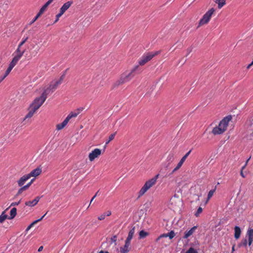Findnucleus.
Listing matches in <instances>:
<instances>
[{
  "label": "nucleus",
  "instance_id": "1",
  "mask_svg": "<svg viewBox=\"0 0 253 253\" xmlns=\"http://www.w3.org/2000/svg\"><path fill=\"white\" fill-rule=\"evenodd\" d=\"M49 92L48 90H44L41 95L40 97L36 98L32 103L30 104L29 108V112L28 114L25 116L24 120L27 119L31 118L33 116L34 114L37 111V110L40 108V107L43 104L47 98V95Z\"/></svg>",
  "mask_w": 253,
  "mask_h": 253
},
{
  "label": "nucleus",
  "instance_id": "2",
  "mask_svg": "<svg viewBox=\"0 0 253 253\" xmlns=\"http://www.w3.org/2000/svg\"><path fill=\"white\" fill-rule=\"evenodd\" d=\"M232 118L231 116H228L224 118L219 123L218 126L213 128L212 133L214 135L223 133L227 129L228 124Z\"/></svg>",
  "mask_w": 253,
  "mask_h": 253
},
{
  "label": "nucleus",
  "instance_id": "3",
  "mask_svg": "<svg viewBox=\"0 0 253 253\" xmlns=\"http://www.w3.org/2000/svg\"><path fill=\"white\" fill-rule=\"evenodd\" d=\"M138 67V66H135L130 72L123 73L120 78L115 83V85L119 86L130 81L134 76V73Z\"/></svg>",
  "mask_w": 253,
  "mask_h": 253
},
{
  "label": "nucleus",
  "instance_id": "4",
  "mask_svg": "<svg viewBox=\"0 0 253 253\" xmlns=\"http://www.w3.org/2000/svg\"><path fill=\"white\" fill-rule=\"evenodd\" d=\"M159 176V174L156 175L154 177L147 181L138 192V197L140 198L143 196L151 187L154 186L157 182Z\"/></svg>",
  "mask_w": 253,
  "mask_h": 253
},
{
  "label": "nucleus",
  "instance_id": "5",
  "mask_svg": "<svg viewBox=\"0 0 253 253\" xmlns=\"http://www.w3.org/2000/svg\"><path fill=\"white\" fill-rule=\"evenodd\" d=\"M160 53L161 50H159L157 51L148 52L144 54L138 61L139 65L141 66L145 65L147 62L151 60L154 57L159 54Z\"/></svg>",
  "mask_w": 253,
  "mask_h": 253
},
{
  "label": "nucleus",
  "instance_id": "6",
  "mask_svg": "<svg viewBox=\"0 0 253 253\" xmlns=\"http://www.w3.org/2000/svg\"><path fill=\"white\" fill-rule=\"evenodd\" d=\"M215 9L213 8H211L207 12H206L199 21L198 27H200L208 24L211 20V17Z\"/></svg>",
  "mask_w": 253,
  "mask_h": 253
},
{
  "label": "nucleus",
  "instance_id": "7",
  "mask_svg": "<svg viewBox=\"0 0 253 253\" xmlns=\"http://www.w3.org/2000/svg\"><path fill=\"white\" fill-rule=\"evenodd\" d=\"M64 77L65 75H63L57 81H53L51 82L49 87L45 89L48 90L49 92L48 93V94L53 92L58 87V86L62 84Z\"/></svg>",
  "mask_w": 253,
  "mask_h": 253
},
{
  "label": "nucleus",
  "instance_id": "8",
  "mask_svg": "<svg viewBox=\"0 0 253 253\" xmlns=\"http://www.w3.org/2000/svg\"><path fill=\"white\" fill-rule=\"evenodd\" d=\"M101 154V150L95 148L88 155V158L90 162H92L95 159L98 158Z\"/></svg>",
  "mask_w": 253,
  "mask_h": 253
},
{
  "label": "nucleus",
  "instance_id": "9",
  "mask_svg": "<svg viewBox=\"0 0 253 253\" xmlns=\"http://www.w3.org/2000/svg\"><path fill=\"white\" fill-rule=\"evenodd\" d=\"M191 152V150H189L180 160L178 164L177 165L176 167L173 169L172 171V173L174 172L178 169H179L180 167L183 165V163L185 162V160L187 158V157L189 155Z\"/></svg>",
  "mask_w": 253,
  "mask_h": 253
},
{
  "label": "nucleus",
  "instance_id": "10",
  "mask_svg": "<svg viewBox=\"0 0 253 253\" xmlns=\"http://www.w3.org/2000/svg\"><path fill=\"white\" fill-rule=\"evenodd\" d=\"M130 243L125 241V245L121 247L120 252L121 253H127L130 250Z\"/></svg>",
  "mask_w": 253,
  "mask_h": 253
},
{
  "label": "nucleus",
  "instance_id": "11",
  "mask_svg": "<svg viewBox=\"0 0 253 253\" xmlns=\"http://www.w3.org/2000/svg\"><path fill=\"white\" fill-rule=\"evenodd\" d=\"M175 236V233L173 231H171L170 232L167 233V234H163L161 235L156 240V242H158L160 239L162 238H166V237H169L170 239H172Z\"/></svg>",
  "mask_w": 253,
  "mask_h": 253
},
{
  "label": "nucleus",
  "instance_id": "12",
  "mask_svg": "<svg viewBox=\"0 0 253 253\" xmlns=\"http://www.w3.org/2000/svg\"><path fill=\"white\" fill-rule=\"evenodd\" d=\"M42 172V169L40 168H37L31 171L28 175L31 178V177H36L39 175Z\"/></svg>",
  "mask_w": 253,
  "mask_h": 253
},
{
  "label": "nucleus",
  "instance_id": "13",
  "mask_svg": "<svg viewBox=\"0 0 253 253\" xmlns=\"http://www.w3.org/2000/svg\"><path fill=\"white\" fill-rule=\"evenodd\" d=\"M40 200V197L38 196V197H36L32 201H29L26 202L25 204L27 206L32 207H34L35 205H36L38 204V203L39 202Z\"/></svg>",
  "mask_w": 253,
  "mask_h": 253
},
{
  "label": "nucleus",
  "instance_id": "14",
  "mask_svg": "<svg viewBox=\"0 0 253 253\" xmlns=\"http://www.w3.org/2000/svg\"><path fill=\"white\" fill-rule=\"evenodd\" d=\"M73 1H68L65 3L60 9V11L64 14V13L71 6Z\"/></svg>",
  "mask_w": 253,
  "mask_h": 253
},
{
  "label": "nucleus",
  "instance_id": "15",
  "mask_svg": "<svg viewBox=\"0 0 253 253\" xmlns=\"http://www.w3.org/2000/svg\"><path fill=\"white\" fill-rule=\"evenodd\" d=\"M83 108H79L77 110L76 112H72L67 116L66 118L68 120V121H69L71 118L76 117L80 114V113L83 111Z\"/></svg>",
  "mask_w": 253,
  "mask_h": 253
},
{
  "label": "nucleus",
  "instance_id": "16",
  "mask_svg": "<svg viewBox=\"0 0 253 253\" xmlns=\"http://www.w3.org/2000/svg\"><path fill=\"white\" fill-rule=\"evenodd\" d=\"M197 226H194L192 228H191L189 230L186 231L184 233V235L183 236V238L187 239L189 237L192 235L195 230L197 229Z\"/></svg>",
  "mask_w": 253,
  "mask_h": 253
},
{
  "label": "nucleus",
  "instance_id": "17",
  "mask_svg": "<svg viewBox=\"0 0 253 253\" xmlns=\"http://www.w3.org/2000/svg\"><path fill=\"white\" fill-rule=\"evenodd\" d=\"M30 178L29 175L27 174H25L22 176L19 180L17 181L18 184L19 186H22L24 185L26 181H27Z\"/></svg>",
  "mask_w": 253,
  "mask_h": 253
},
{
  "label": "nucleus",
  "instance_id": "18",
  "mask_svg": "<svg viewBox=\"0 0 253 253\" xmlns=\"http://www.w3.org/2000/svg\"><path fill=\"white\" fill-rule=\"evenodd\" d=\"M248 237V244L251 246L253 241V229H250L247 231Z\"/></svg>",
  "mask_w": 253,
  "mask_h": 253
},
{
  "label": "nucleus",
  "instance_id": "19",
  "mask_svg": "<svg viewBox=\"0 0 253 253\" xmlns=\"http://www.w3.org/2000/svg\"><path fill=\"white\" fill-rule=\"evenodd\" d=\"M53 0H48L40 9L38 13L41 15L46 9L48 5L53 1Z\"/></svg>",
  "mask_w": 253,
  "mask_h": 253
},
{
  "label": "nucleus",
  "instance_id": "20",
  "mask_svg": "<svg viewBox=\"0 0 253 253\" xmlns=\"http://www.w3.org/2000/svg\"><path fill=\"white\" fill-rule=\"evenodd\" d=\"M25 51V49H22L21 46H18L17 48L14 52V54L15 55L18 56L20 57H22V56L23 55L24 52Z\"/></svg>",
  "mask_w": 253,
  "mask_h": 253
},
{
  "label": "nucleus",
  "instance_id": "21",
  "mask_svg": "<svg viewBox=\"0 0 253 253\" xmlns=\"http://www.w3.org/2000/svg\"><path fill=\"white\" fill-rule=\"evenodd\" d=\"M69 121L66 118L62 123L58 124L56 125V130H60L63 129L68 124Z\"/></svg>",
  "mask_w": 253,
  "mask_h": 253
},
{
  "label": "nucleus",
  "instance_id": "22",
  "mask_svg": "<svg viewBox=\"0 0 253 253\" xmlns=\"http://www.w3.org/2000/svg\"><path fill=\"white\" fill-rule=\"evenodd\" d=\"M21 59V57L14 55V57L12 58V61L9 64V66L11 67L12 68H13L18 63V61Z\"/></svg>",
  "mask_w": 253,
  "mask_h": 253
},
{
  "label": "nucleus",
  "instance_id": "23",
  "mask_svg": "<svg viewBox=\"0 0 253 253\" xmlns=\"http://www.w3.org/2000/svg\"><path fill=\"white\" fill-rule=\"evenodd\" d=\"M21 59V57L14 55V57L12 58V61L9 64V66L11 67L12 68H13L18 63V61Z\"/></svg>",
  "mask_w": 253,
  "mask_h": 253
},
{
  "label": "nucleus",
  "instance_id": "24",
  "mask_svg": "<svg viewBox=\"0 0 253 253\" xmlns=\"http://www.w3.org/2000/svg\"><path fill=\"white\" fill-rule=\"evenodd\" d=\"M135 232V227L132 228V229L129 231L128 236L126 239V241L127 242L130 243L131 240L132 239L134 233Z\"/></svg>",
  "mask_w": 253,
  "mask_h": 253
},
{
  "label": "nucleus",
  "instance_id": "25",
  "mask_svg": "<svg viewBox=\"0 0 253 253\" xmlns=\"http://www.w3.org/2000/svg\"><path fill=\"white\" fill-rule=\"evenodd\" d=\"M234 237L236 239H238L240 237L241 235V229L239 226H236L234 228Z\"/></svg>",
  "mask_w": 253,
  "mask_h": 253
},
{
  "label": "nucleus",
  "instance_id": "26",
  "mask_svg": "<svg viewBox=\"0 0 253 253\" xmlns=\"http://www.w3.org/2000/svg\"><path fill=\"white\" fill-rule=\"evenodd\" d=\"M47 212H46L41 218H40V219H38L37 220H35L32 223H31L29 225V226L27 227V228L26 229V230L27 231L29 230L32 227H33L34 226V225H35V224H36L38 222L41 221L43 219V218L44 217V216L46 215Z\"/></svg>",
  "mask_w": 253,
  "mask_h": 253
},
{
  "label": "nucleus",
  "instance_id": "27",
  "mask_svg": "<svg viewBox=\"0 0 253 253\" xmlns=\"http://www.w3.org/2000/svg\"><path fill=\"white\" fill-rule=\"evenodd\" d=\"M17 209L15 208H13L11 211H10V217H8V218L9 219H13L15 217L17 214Z\"/></svg>",
  "mask_w": 253,
  "mask_h": 253
},
{
  "label": "nucleus",
  "instance_id": "28",
  "mask_svg": "<svg viewBox=\"0 0 253 253\" xmlns=\"http://www.w3.org/2000/svg\"><path fill=\"white\" fill-rule=\"evenodd\" d=\"M225 0H216L215 2L218 4V8L220 9L225 4Z\"/></svg>",
  "mask_w": 253,
  "mask_h": 253
},
{
  "label": "nucleus",
  "instance_id": "29",
  "mask_svg": "<svg viewBox=\"0 0 253 253\" xmlns=\"http://www.w3.org/2000/svg\"><path fill=\"white\" fill-rule=\"evenodd\" d=\"M8 216L5 214V211H3L0 215V223H2L6 219L8 218Z\"/></svg>",
  "mask_w": 253,
  "mask_h": 253
},
{
  "label": "nucleus",
  "instance_id": "30",
  "mask_svg": "<svg viewBox=\"0 0 253 253\" xmlns=\"http://www.w3.org/2000/svg\"><path fill=\"white\" fill-rule=\"evenodd\" d=\"M216 187L215 186L213 189L211 190L209 192L208 194V197H207V202L212 197L214 193L215 192V191L216 190Z\"/></svg>",
  "mask_w": 253,
  "mask_h": 253
},
{
  "label": "nucleus",
  "instance_id": "31",
  "mask_svg": "<svg viewBox=\"0 0 253 253\" xmlns=\"http://www.w3.org/2000/svg\"><path fill=\"white\" fill-rule=\"evenodd\" d=\"M148 234H149L148 232H147L144 230H141L139 232V238H140V239L144 238L146 236H147L148 235Z\"/></svg>",
  "mask_w": 253,
  "mask_h": 253
},
{
  "label": "nucleus",
  "instance_id": "32",
  "mask_svg": "<svg viewBox=\"0 0 253 253\" xmlns=\"http://www.w3.org/2000/svg\"><path fill=\"white\" fill-rule=\"evenodd\" d=\"M247 240L246 239H243L241 243L238 245L239 247H246L247 245Z\"/></svg>",
  "mask_w": 253,
  "mask_h": 253
},
{
  "label": "nucleus",
  "instance_id": "33",
  "mask_svg": "<svg viewBox=\"0 0 253 253\" xmlns=\"http://www.w3.org/2000/svg\"><path fill=\"white\" fill-rule=\"evenodd\" d=\"M185 253H198L197 251L192 247H190Z\"/></svg>",
  "mask_w": 253,
  "mask_h": 253
},
{
  "label": "nucleus",
  "instance_id": "34",
  "mask_svg": "<svg viewBox=\"0 0 253 253\" xmlns=\"http://www.w3.org/2000/svg\"><path fill=\"white\" fill-rule=\"evenodd\" d=\"M12 69H13V68H12L10 66H8V68L6 70L4 74H3V75L5 77H6L9 75V74L10 73V72H11V71L12 70Z\"/></svg>",
  "mask_w": 253,
  "mask_h": 253
},
{
  "label": "nucleus",
  "instance_id": "35",
  "mask_svg": "<svg viewBox=\"0 0 253 253\" xmlns=\"http://www.w3.org/2000/svg\"><path fill=\"white\" fill-rule=\"evenodd\" d=\"M116 134V132L111 134L109 136V138H108V140L106 142V144H107L109 143L110 141H111V140H112L113 139H114V137H115V136Z\"/></svg>",
  "mask_w": 253,
  "mask_h": 253
},
{
  "label": "nucleus",
  "instance_id": "36",
  "mask_svg": "<svg viewBox=\"0 0 253 253\" xmlns=\"http://www.w3.org/2000/svg\"><path fill=\"white\" fill-rule=\"evenodd\" d=\"M168 161H169V163H171L173 160V154H169L167 158Z\"/></svg>",
  "mask_w": 253,
  "mask_h": 253
},
{
  "label": "nucleus",
  "instance_id": "37",
  "mask_svg": "<svg viewBox=\"0 0 253 253\" xmlns=\"http://www.w3.org/2000/svg\"><path fill=\"white\" fill-rule=\"evenodd\" d=\"M202 211H203L202 208L201 207H199L198 209L196 212L195 213V215L196 216L198 217L199 215V214L202 212Z\"/></svg>",
  "mask_w": 253,
  "mask_h": 253
},
{
  "label": "nucleus",
  "instance_id": "38",
  "mask_svg": "<svg viewBox=\"0 0 253 253\" xmlns=\"http://www.w3.org/2000/svg\"><path fill=\"white\" fill-rule=\"evenodd\" d=\"M177 201L179 203L180 202V200L178 199H176L175 197L173 198H171L170 200V204L173 205L174 203H176Z\"/></svg>",
  "mask_w": 253,
  "mask_h": 253
},
{
  "label": "nucleus",
  "instance_id": "39",
  "mask_svg": "<svg viewBox=\"0 0 253 253\" xmlns=\"http://www.w3.org/2000/svg\"><path fill=\"white\" fill-rule=\"evenodd\" d=\"M34 180V179H32L30 182H29L26 185L23 186V187L25 189V190H27L30 186V185L32 184V183H33Z\"/></svg>",
  "mask_w": 253,
  "mask_h": 253
},
{
  "label": "nucleus",
  "instance_id": "40",
  "mask_svg": "<svg viewBox=\"0 0 253 253\" xmlns=\"http://www.w3.org/2000/svg\"><path fill=\"white\" fill-rule=\"evenodd\" d=\"M117 237L116 235H114L113 236H112L111 239H110V240H111V243H116V241H117Z\"/></svg>",
  "mask_w": 253,
  "mask_h": 253
},
{
  "label": "nucleus",
  "instance_id": "41",
  "mask_svg": "<svg viewBox=\"0 0 253 253\" xmlns=\"http://www.w3.org/2000/svg\"><path fill=\"white\" fill-rule=\"evenodd\" d=\"M28 39V37H26L25 39H23L22 40V41L20 42V43L18 45L19 46H22L27 41Z\"/></svg>",
  "mask_w": 253,
  "mask_h": 253
},
{
  "label": "nucleus",
  "instance_id": "42",
  "mask_svg": "<svg viewBox=\"0 0 253 253\" xmlns=\"http://www.w3.org/2000/svg\"><path fill=\"white\" fill-rule=\"evenodd\" d=\"M63 14L60 11L59 13L57 14L56 16V18L54 21V23L57 22L58 21L59 17H60Z\"/></svg>",
  "mask_w": 253,
  "mask_h": 253
},
{
  "label": "nucleus",
  "instance_id": "43",
  "mask_svg": "<svg viewBox=\"0 0 253 253\" xmlns=\"http://www.w3.org/2000/svg\"><path fill=\"white\" fill-rule=\"evenodd\" d=\"M24 190H26L23 187V186L18 191V192H17V193L16 194V196H18V195H20L23 192V191H24Z\"/></svg>",
  "mask_w": 253,
  "mask_h": 253
},
{
  "label": "nucleus",
  "instance_id": "44",
  "mask_svg": "<svg viewBox=\"0 0 253 253\" xmlns=\"http://www.w3.org/2000/svg\"><path fill=\"white\" fill-rule=\"evenodd\" d=\"M41 15L38 13L37 14V15L36 16V17L34 18V19L32 20V21L31 22V24H33L34 22H35L37 19Z\"/></svg>",
  "mask_w": 253,
  "mask_h": 253
},
{
  "label": "nucleus",
  "instance_id": "45",
  "mask_svg": "<svg viewBox=\"0 0 253 253\" xmlns=\"http://www.w3.org/2000/svg\"><path fill=\"white\" fill-rule=\"evenodd\" d=\"M106 215L105 214H102L101 215L98 217V219L100 220H103L105 218Z\"/></svg>",
  "mask_w": 253,
  "mask_h": 253
},
{
  "label": "nucleus",
  "instance_id": "46",
  "mask_svg": "<svg viewBox=\"0 0 253 253\" xmlns=\"http://www.w3.org/2000/svg\"><path fill=\"white\" fill-rule=\"evenodd\" d=\"M98 192H99V191H97V193L95 194V195L92 198V199L90 200L89 205L88 206L87 208H88L89 207L91 202L93 201V200L94 199V198H95V197L97 196V195H98Z\"/></svg>",
  "mask_w": 253,
  "mask_h": 253
},
{
  "label": "nucleus",
  "instance_id": "47",
  "mask_svg": "<svg viewBox=\"0 0 253 253\" xmlns=\"http://www.w3.org/2000/svg\"><path fill=\"white\" fill-rule=\"evenodd\" d=\"M20 202H21V200H20L18 202H13L11 204L10 207L17 206L20 204Z\"/></svg>",
  "mask_w": 253,
  "mask_h": 253
},
{
  "label": "nucleus",
  "instance_id": "48",
  "mask_svg": "<svg viewBox=\"0 0 253 253\" xmlns=\"http://www.w3.org/2000/svg\"><path fill=\"white\" fill-rule=\"evenodd\" d=\"M250 159H251V157L246 161V163L245 164V165L242 167V170H244L245 169V168L247 166L248 163V162H249V161L250 160Z\"/></svg>",
  "mask_w": 253,
  "mask_h": 253
},
{
  "label": "nucleus",
  "instance_id": "49",
  "mask_svg": "<svg viewBox=\"0 0 253 253\" xmlns=\"http://www.w3.org/2000/svg\"><path fill=\"white\" fill-rule=\"evenodd\" d=\"M240 175L243 178H245L246 177L245 175L243 172V170H242V168H241V170L240 171Z\"/></svg>",
  "mask_w": 253,
  "mask_h": 253
},
{
  "label": "nucleus",
  "instance_id": "50",
  "mask_svg": "<svg viewBox=\"0 0 253 253\" xmlns=\"http://www.w3.org/2000/svg\"><path fill=\"white\" fill-rule=\"evenodd\" d=\"M39 49H40V48L39 47H37V49L36 50H35L33 52H32V53L33 54L35 53V54H36L39 52Z\"/></svg>",
  "mask_w": 253,
  "mask_h": 253
},
{
  "label": "nucleus",
  "instance_id": "51",
  "mask_svg": "<svg viewBox=\"0 0 253 253\" xmlns=\"http://www.w3.org/2000/svg\"><path fill=\"white\" fill-rule=\"evenodd\" d=\"M6 77L3 76V75H1L0 76V81L2 82Z\"/></svg>",
  "mask_w": 253,
  "mask_h": 253
},
{
  "label": "nucleus",
  "instance_id": "52",
  "mask_svg": "<svg viewBox=\"0 0 253 253\" xmlns=\"http://www.w3.org/2000/svg\"><path fill=\"white\" fill-rule=\"evenodd\" d=\"M253 65V61H252V62L250 64H249V65H248V66H247V69H249V68H251V67Z\"/></svg>",
  "mask_w": 253,
  "mask_h": 253
},
{
  "label": "nucleus",
  "instance_id": "53",
  "mask_svg": "<svg viewBox=\"0 0 253 253\" xmlns=\"http://www.w3.org/2000/svg\"><path fill=\"white\" fill-rule=\"evenodd\" d=\"M42 249H43V247L42 246L40 247V248L38 249V252L42 251Z\"/></svg>",
  "mask_w": 253,
  "mask_h": 253
},
{
  "label": "nucleus",
  "instance_id": "54",
  "mask_svg": "<svg viewBox=\"0 0 253 253\" xmlns=\"http://www.w3.org/2000/svg\"><path fill=\"white\" fill-rule=\"evenodd\" d=\"M99 253H109L107 251H101L99 252Z\"/></svg>",
  "mask_w": 253,
  "mask_h": 253
},
{
  "label": "nucleus",
  "instance_id": "55",
  "mask_svg": "<svg viewBox=\"0 0 253 253\" xmlns=\"http://www.w3.org/2000/svg\"><path fill=\"white\" fill-rule=\"evenodd\" d=\"M111 212L110 211H108V212H107V215H107V216H109V215H111Z\"/></svg>",
  "mask_w": 253,
  "mask_h": 253
},
{
  "label": "nucleus",
  "instance_id": "56",
  "mask_svg": "<svg viewBox=\"0 0 253 253\" xmlns=\"http://www.w3.org/2000/svg\"><path fill=\"white\" fill-rule=\"evenodd\" d=\"M235 246L234 245L233 247H232V252L234 251H235Z\"/></svg>",
  "mask_w": 253,
  "mask_h": 253
},
{
  "label": "nucleus",
  "instance_id": "57",
  "mask_svg": "<svg viewBox=\"0 0 253 253\" xmlns=\"http://www.w3.org/2000/svg\"><path fill=\"white\" fill-rule=\"evenodd\" d=\"M1 82V81H0V83Z\"/></svg>",
  "mask_w": 253,
  "mask_h": 253
}]
</instances>
